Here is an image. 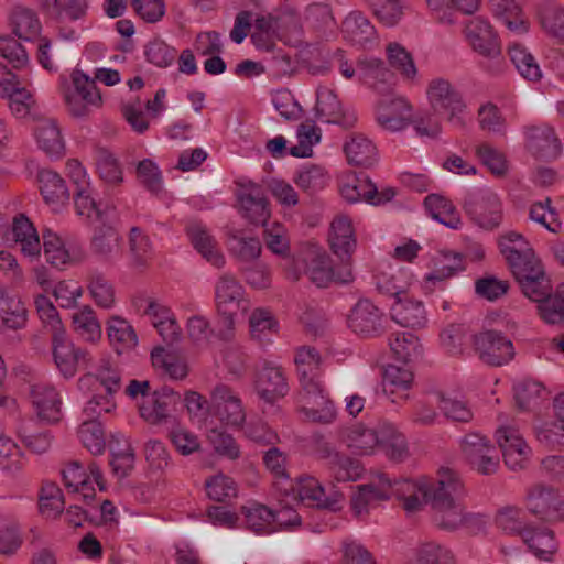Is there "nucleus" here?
I'll list each match as a JSON object with an SVG mask.
<instances>
[{
  "label": "nucleus",
  "mask_w": 564,
  "mask_h": 564,
  "mask_svg": "<svg viewBox=\"0 0 564 564\" xmlns=\"http://www.w3.org/2000/svg\"><path fill=\"white\" fill-rule=\"evenodd\" d=\"M79 390L88 394L83 411L87 416L78 429V437L93 455L105 451V434L101 424L95 420L116 408L115 395L121 389V375L109 362H102L94 372H87L78 380Z\"/></svg>",
  "instance_id": "f257e3e1"
},
{
  "label": "nucleus",
  "mask_w": 564,
  "mask_h": 564,
  "mask_svg": "<svg viewBox=\"0 0 564 564\" xmlns=\"http://www.w3.org/2000/svg\"><path fill=\"white\" fill-rule=\"evenodd\" d=\"M498 246L527 297L538 299L547 292L549 280L543 264L531 243L521 234L513 230L505 232L499 237Z\"/></svg>",
  "instance_id": "f03ea898"
},
{
  "label": "nucleus",
  "mask_w": 564,
  "mask_h": 564,
  "mask_svg": "<svg viewBox=\"0 0 564 564\" xmlns=\"http://www.w3.org/2000/svg\"><path fill=\"white\" fill-rule=\"evenodd\" d=\"M425 98L431 110L457 128L466 124L468 104L462 89L444 77H434L427 82Z\"/></svg>",
  "instance_id": "7ed1b4c3"
},
{
  "label": "nucleus",
  "mask_w": 564,
  "mask_h": 564,
  "mask_svg": "<svg viewBox=\"0 0 564 564\" xmlns=\"http://www.w3.org/2000/svg\"><path fill=\"white\" fill-rule=\"evenodd\" d=\"M59 89L67 112L75 118H86L102 106V97L95 80L82 69H74L69 79L59 78Z\"/></svg>",
  "instance_id": "20e7f679"
},
{
  "label": "nucleus",
  "mask_w": 564,
  "mask_h": 564,
  "mask_svg": "<svg viewBox=\"0 0 564 564\" xmlns=\"http://www.w3.org/2000/svg\"><path fill=\"white\" fill-rule=\"evenodd\" d=\"M215 303L225 327L220 335L223 338H229L239 313L243 314L250 307L246 291L234 276L223 275L215 285Z\"/></svg>",
  "instance_id": "39448f33"
},
{
  "label": "nucleus",
  "mask_w": 564,
  "mask_h": 564,
  "mask_svg": "<svg viewBox=\"0 0 564 564\" xmlns=\"http://www.w3.org/2000/svg\"><path fill=\"white\" fill-rule=\"evenodd\" d=\"M250 37L256 50L271 54L269 72L280 75L290 67L289 56L278 47V41L283 36L274 25L273 14L258 17L252 25Z\"/></svg>",
  "instance_id": "423d86ee"
},
{
  "label": "nucleus",
  "mask_w": 564,
  "mask_h": 564,
  "mask_svg": "<svg viewBox=\"0 0 564 564\" xmlns=\"http://www.w3.org/2000/svg\"><path fill=\"white\" fill-rule=\"evenodd\" d=\"M62 476L66 489L87 502L95 498L96 487L100 491L106 490L101 470L93 462L87 465L72 462L63 468Z\"/></svg>",
  "instance_id": "0eeeda50"
},
{
  "label": "nucleus",
  "mask_w": 564,
  "mask_h": 564,
  "mask_svg": "<svg viewBox=\"0 0 564 564\" xmlns=\"http://www.w3.org/2000/svg\"><path fill=\"white\" fill-rule=\"evenodd\" d=\"M470 219L486 230L497 229L503 220V205L499 195L490 188L471 193L465 203Z\"/></svg>",
  "instance_id": "6e6552de"
},
{
  "label": "nucleus",
  "mask_w": 564,
  "mask_h": 564,
  "mask_svg": "<svg viewBox=\"0 0 564 564\" xmlns=\"http://www.w3.org/2000/svg\"><path fill=\"white\" fill-rule=\"evenodd\" d=\"M462 454L471 467L482 475L494 474L499 468V456L490 440L479 433H468L460 440Z\"/></svg>",
  "instance_id": "1a4fd4ad"
},
{
  "label": "nucleus",
  "mask_w": 564,
  "mask_h": 564,
  "mask_svg": "<svg viewBox=\"0 0 564 564\" xmlns=\"http://www.w3.org/2000/svg\"><path fill=\"white\" fill-rule=\"evenodd\" d=\"M339 191L341 197L348 203L366 202L376 206L390 202L395 195L392 187L379 191L370 178L354 173L341 176Z\"/></svg>",
  "instance_id": "9d476101"
},
{
  "label": "nucleus",
  "mask_w": 564,
  "mask_h": 564,
  "mask_svg": "<svg viewBox=\"0 0 564 564\" xmlns=\"http://www.w3.org/2000/svg\"><path fill=\"white\" fill-rule=\"evenodd\" d=\"M495 438L509 469L520 470L527 466L532 451L518 427L501 425L496 430Z\"/></svg>",
  "instance_id": "9b49d317"
},
{
  "label": "nucleus",
  "mask_w": 564,
  "mask_h": 564,
  "mask_svg": "<svg viewBox=\"0 0 564 564\" xmlns=\"http://www.w3.org/2000/svg\"><path fill=\"white\" fill-rule=\"evenodd\" d=\"M299 402L301 411L310 421L328 424L336 419V408L322 381L313 383L312 387H301Z\"/></svg>",
  "instance_id": "f8f14e48"
},
{
  "label": "nucleus",
  "mask_w": 564,
  "mask_h": 564,
  "mask_svg": "<svg viewBox=\"0 0 564 564\" xmlns=\"http://www.w3.org/2000/svg\"><path fill=\"white\" fill-rule=\"evenodd\" d=\"M209 413L227 427H240L246 420L240 398L225 384H219L212 391Z\"/></svg>",
  "instance_id": "ddd939ff"
},
{
  "label": "nucleus",
  "mask_w": 564,
  "mask_h": 564,
  "mask_svg": "<svg viewBox=\"0 0 564 564\" xmlns=\"http://www.w3.org/2000/svg\"><path fill=\"white\" fill-rule=\"evenodd\" d=\"M474 346L479 359L489 366H503L514 357L512 341L496 330H482L476 334Z\"/></svg>",
  "instance_id": "4468645a"
},
{
  "label": "nucleus",
  "mask_w": 564,
  "mask_h": 564,
  "mask_svg": "<svg viewBox=\"0 0 564 564\" xmlns=\"http://www.w3.org/2000/svg\"><path fill=\"white\" fill-rule=\"evenodd\" d=\"M464 34L468 45L479 56L497 61L501 58V43L491 24L481 19L474 18L466 24Z\"/></svg>",
  "instance_id": "2eb2a0df"
},
{
  "label": "nucleus",
  "mask_w": 564,
  "mask_h": 564,
  "mask_svg": "<svg viewBox=\"0 0 564 564\" xmlns=\"http://www.w3.org/2000/svg\"><path fill=\"white\" fill-rule=\"evenodd\" d=\"M413 121V106L403 96L381 99L376 108V122L389 132L406 129Z\"/></svg>",
  "instance_id": "dca6fc26"
},
{
  "label": "nucleus",
  "mask_w": 564,
  "mask_h": 564,
  "mask_svg": "<svg viewBox=\"0 0 564 564\" xmlns=\"http://www.w3.org/2000/svg\"><path fill=\"white\" fill-rule=\"evenodd\" d=\"M527 509L545 521H560L564 519V500L553 487L535 485L528 490L525 497Z\"/></svg>",
  "instance_id": "f3484780"
},
{
  "label": "nucleus",
  "mask_w": 564,
  "mask_h": 564,
  "mask_svg": "<svg viewBox=\"0 0 564 564\" xmlns=\"http://www.w3.org/2000/svg\"><path fill=\"white\" fill-rule=\"evenodd\" d=\"M237 200L238 210L243 218L256 225L267 224L271 208L260 185L251 181L239 183Z\"/></svg>",
  "instance_id": "a211bd4d"
},
{
  "label": "nucleus",
  "mask_w": 564,
  "mask_h": 564,
  "mask_svg": "<svg viewBox=\"0 0 564 564\" xmlns=\"http://www.w3.org/2000/svg\"><path fill=\"white\" fill-rule=\"evenodd\" d=\"M291 491L293 498L304 506L329 510L340 509L344 499L338 491L327 495L321 482L312 476L299 478Z\"/></svg>",
  "instance_id": "6ab92c4d"
},
{
  "label": "nucleus",
  "mask_w": 564,
  "mask_h": 564,
  "mask_svg": "<svg viewBox=\"0 0 564 564\" xmlns=\"http://www.w3.org/2000/svg\"><path fill=\"white\" fill-rule=\"evenodd\" d=\"M42 247L46 262L58 270L75 265L83 260V252L78 247L67 243L59 234L48 228L42 231Z\"/></svg>",
  "instance_id": "aec40b11"
},
{
  "label": "nucleus",
  "mask_w": 564,
  "mask_h": 564,
  "mask_svg": "<svg viewBox=\"0 0 564 564\" xmlns=\"http://www.w3.org/2000/svg\"><path fill=\"white\" fill-rule=\"evenodd\" d=\"M181 403L180 393L170 388L152 392L139 401V413L150 424L166 422Z\"/></svg>",
  "instance_id": "412c9836"
},
{
  "label": "nucleus",
  "mask_w": 564,
  "mask_h": 564,
  "mask_svg": "<svg viewBox=\"0 0 564 564\" xmlns=\"http://www.w3.org/2000/svg\"><path fill=\"white\" fill-rule=\"evenodd\" d=\"M306 274L313 283L319 288L327 286L330 282L349 283L354 275L348 263L338 270L332 268V260L325 251L313 250L307 258Z\"/></svg>",
  "instance_id": "4be33fe9"
},
{
  "label": "nucleus",
  "mask_w": 564,
  "mask_h": 564,
  "mask_svg": "<svg viewBox=\"0 0 564 564\" xmlns=\"http://www.w3.org/2000/svg\"><path fill=\"white\" fill-rule=\"evenodd\" d=\"M393 495L392 480L386 474H377L369 482L357 487L351 497V507L356 514L367 513L380 501L387 500Z\"/></svg>",
  "instance_id": "5701e85b"
},
{
  "label": "nucleus",
  "mask_w": 564,
  "mask_h": 564,
  "mask_svg": "<svg viewBox=\"0 0 564 564\" xmlns=\"http://www.w3.org/2000/svg\"><path fill=\"white\" fill-rule=\"evenodd\" d=\"M52 349L57 369L67 379L77 373L80 362L89 360L88 351L68 339L66 332L52 337Z\"/></svg>",
  "instance_id": "b1692460"
},
{
  "label": "nucleus",
  "mask_w": 564,
  "mask_h": 564,
  "mask_svg": "<svg viewBox=\"0 0 564 564\" xmlns=\"http://www.w3.org/2000/svg\"><path fill=\"white\" fill-rule=\"evenodd\" d=\"M384 315L369 300H359L348 315L349 328L364 337H373L383 330Z\"/></svg>",
  "instance_id": "393cba45"
},
{
  "label": "nucleus",
  "mask_w": 564,
  "mask_h": 564,
  "mask_svg": "<svg viewBox=\"0 0 564 564\" xmlns=\"http://www.w3.org/2000/svg\"><path fill=\"white\" fill-rule=\"evenodd\" d=\"M328 245L337 258L348 263L357 246L355 227L349 216L339 214L334 217L329 226Z\"/></svg>",
  "instance_id": "a878e982"
},
{
  "label": "nucleus",
  "mask_w": 564,
  "mask_h": 564,
  "mask_svg": "<svg viewBox=\"0 0 564 564\" xmlns=\"http://www.w3.org/2000/svg\"><path fill=\"white\" fill-rule=\"evenodd\" d=\"M466 269L464 257L455 251L442 250L432 259V271L424 276V289L433 291L437 283H442Z\"/></svg>",
  "instance_id": "bb28decb"
},
{
  "label": "nucleus",
  "mask_w": 564,
  "mask_h": 564,
  "mask_svg": "<svg viewBox=\"0 0 564 564\" xmlns=\"http://www.w3.org/2000/svg\"><path fill=\"white\" fill-rule=\"evenodd\" d=\"M32 406L41 421L55 423L62 416V399L57 390L48 383H35L31 387Z\"/></svg>",
  "instance_id": "cd10ccee"
},
{
  "label": "nucleus",
  "mask_w": 564,
  "mask_h": 564,
  "mask_svg": "<svg viewBox=\"0 0 564 564\" xmlns=\"http://www.w3.org/2000/svg\"><path fill=\"white\" fill-rule=\"evenodd\" d=\"M254 389L261 400L274 403L288 393L289 387L280 367L265 365L256 376Z\"/></svg>",
  "instance_id": "c85d7f7f"
},
{
  "label": "nucleus",
  "mask_w": 564,
  "mask_h": 564,
  "mask_svg": "<svg viewBox=\"0 0 564 564\" xmlns=\"http://www.w3.org/2000/svg\"><path fill=\"white\" fill-rule=\"evenodd\" d=\"M379 422L373 426L355 423L341 432L344 444L358 455H373L379 446Z\"/></svg>",
  "instance_id": "c756f323"
},
{
  "label": "nucleus",
  "mask_w": 564,
  "mask_h": 564,
  "mask_svg": "<svg viewBox=\"0 0 564 564\" xmlns=\"http://www.w3.org/2000/svg\"><path fill=\"white\" fill-rule=\"evenodd\" d=\"M187 236L194 249L212 265L221 268L225 257L218 242L200 221H191L186 227Z\"/></svg>",
  "instance_id": "7c9ffc66"
},
{
  "label": "nucleus",
  "mask_w": 564,
  "mask_h": 564,
  "mask_svg": "<svg viewBox=\"0 0 564 564\" xmlns=\"http://www.w3.org/2000/svg\"><path fill=\"white\" fill-rule=\"evenodd\" d=\"M316 117L326 123L350 126L355 121L352 115H347L334 90L321 86L316 90Z\"/></svg>",
  "instance_id": "2f4dec72"
},
{
  "label": "nucleus",
  "mask_w": 564,
  "mask_h": 564,
  "mask_svg": "<svg viewBox=\"0 0 564 564\" xmlns=\"http://www.w3.org/2000/svg\"><path fill=\"white\" fill-rule=\"evenodd\" d=\"M527 148L541 159H555L562 151V144L551 126L531 127L527 131Z\"/></svg>",
  "instance_id": "473e14b6"
},
{
  "label": "nucleus",
  "mask_w": 564,
  "mask_h": 564,
  "mask_svg": "<svg viewBox=\"0 0 564 564\" xmlns=\"http://www.w3.org/2000/svg\"><path fill=\"white\" fill-rule=\"evenodd\" d=\"M392 487V496H397L403 501V507L408 512L417 511L429 501V478L425 476L394 481Z\"/></svg>",
  "instance_id": "72a5a7b5"
},
{
  "label": "nucleus",
  "mask_w": 564,
  "mask_h": 564,
  "mask_svg": "<svg viewBox=\"0 0 564 564\" xmlns=\"http://www.w3.org/2000/svg\"><path fill=\"white\" fill-rule=\"evenodd\" d=\"M429 501L457 500L464 494V485L459 475L451 468H441L436 478H429Z\"/></svg>",
  "instance_id": "f704fd0d"
},
{
  "label": "nucleus",
  "mask_w": 564,
  "mask_h": 564,
  "mask_svg": "<svg viewBox=\"0 0 564 564\" xmlns=\"http://www.w3.org/2000/svg\"><path fill=\"white\" fill-rule=\"evenodd\" d=\"M379 446L390 460L403 462L410 456L409 444L402 432L391 422H379Z\"/></svg>",
  "instance_id": "c9c22d12"
},
{
  "label": "nucleus",
  "mask_w": 564,
  "mask_h": 564,
  "mask_svg": "<svg viewBox=\"0 0 564 564\" xmlns=\"http://www.w3.org/2000/svg\"><path fill=\"white\" fill-rule=\"evenodd\" d=\"M390 311L392 319L405 327H421L427 321L423 302L408 293L397 297Z\"/></svg>",
  "instance_id": "e433bc0d"
},
{
  "label": "nucleus",
  "mask_w": 564,
  "mask_h": 564,
  "mask_svg": "<svg viewBox=\"0 0 564 564\" xmlns=\"http://www.w3.org/2000/svg\"><path fill=\"white\" fill-rule=\"evenodd\" d=\"M413 381L414 376L410 367L388 365L383 375V391L392 402H400L409 398Z\"/></svg>",
  "instance_id": "4c0bfd02"
},
{
  "label": "nucleus",
  "mask_w": 564,
  "mask_h": 564,
  "mask_svg": "<svg viewBox=\"0 0 564 564\" xmlns=\"http://www.w3.org/2000/svg\"><path fill=\"white\" fill-rule=\"evenodd\" d=\"M33 137L37 147L51 156H59L64 152V141L59 127L53 118H37L33 126Z\"/></svg>",
  "instance_id": "58836bf2"
},
{
  "label": "nucleus",
  "mask_w": 564,
  "mask_h": 564,
  "mask_svg": "<svg viewBox=\"0 0 564 564\" xmlns=\"http://www.w3.org/2000/svg\"><path fill=\"white\" fill-rule=\"evenodd\" d=\"M9 24L12 33L22 41H32L42 31V23L36 11L22 4L12 8Z\"/></svg>",
  "instance_id": "ea45409f"
},
{
  "label": "nucleus",
  "mask_w": 564,
  "mask_h": 564,
  "mask_svg": "<svg viewBox=\"0 0 564 564\" xmlns=\"http://www.w3.org/2000/svg\"><path fill=\"white\" fill-rule=\"evenodd\" d=\"M494 15L512 33L524 34L529 31V20L516 0H489Z\"/></svg>",
  "instance_id": "a19ab883"
},
{
  "label": "nucleus",
  "mask_w": 564,
  "mask_h": 564,
  "mask_svg": "<svg viewBox=\"0 0 564 564\" xmlns=\"http://www.w3.org/2000/svg\"><path fill=\"white\" fill-rule=\"evenodd\" d=\"M494 15L512 33L524 34L529 31V20L516 0H489Z\"/></svg>",
  "instance_id": "79ce46f5"
},
{
  "label": "nucleus",
  "mask_w": 564,
  "mask_h": 564,
  "mask_svg": "<svg viewBox=\"0 0 564 564\" xmlns=\"http://www.w3.org/2000/svg\"><path fill=\"white\" fill-rule=\"evenodd\" d=\"M39 182L41 194L52 210L58 212L68 203L69 192L58 173L43 170L39 173Z\"/></svg>",
  "instance_id": "37998d69"
},
{
  "label": "nucleus",
  "mask_w": 564,
  "mask_h": 564,
  "mask_svg": "<svg viewBox=\"0 0 564 564\" xmlns=\"http://www.w3.org/2000/svg\"><path fill=\"white\" fill-rule=\"evenodd\" d=\"M357 74L369 87L376 90H386L393 82V73L386 66L384 62L375 57H365L358 61Z\"/></svg>",
  "instance_id": "c03bdc74"
},
{
  "label": "nucleus",
  "mask_w": 564,
  "mask_h": 564,
  "mask_svg": "<svg viewBox=\"0 0 564 564\" xmlns=\"http://www.w3.org/2000/svg\"><path fill=\"white\" fill-rule=\"evenodd\" d=\"M110 466L118 478L128 476L134 467L135 456L129 440L121 433H116L109 442Z\"/></svg>",
  "instance_id": "a18cd8bd"
},
{
  "label": "nucleus",
  "mask_w": 564,
  "mask_h": 564,
  "mask_svg": "<svg viewBox=\"0 0 564 564\" xmlns=\"http://www.w3.org/2000/svg\"><path fill=\"white\" fill-rule=\"evenodd\" d=\"M12 234L22 254L30 260H37L41 254V240L33 224L20 215L13 219Z\"/></svg>",
  "instance_id": "49530a36"
},
{
  "label": "nucleus",
  "mask_w": 564,
  "mask_h": 564,
  "mask_svg": "<svg viewBox=\"0 0 564 564\" xmlns=\"http://www.w3.org/2000/svg\"><path fill=\"white\" fill-rule=\"evenodd\" d=\"M26 308L19 295L8 289H0V321L9 329H20L26 324Z\"/></svg>",
  "instance_id": "de8ad7c7"
},
{
  "label": "nucleus",
  "mask_w": 564,
  "mask_h": 564,
  "mask_svg": "<svg viewBox=\"0 0 564 564\" xmlns=\"http://www.w3.org/2000/svg\"><path fill=\"white\" fill-rule=\"evenodd\" d=\"M294 362L301 387H312L313 383L321 382L322 357L315 348L300 347L295 352Z\"/></svg>",
  "instance_id": "09e8293b"
},
{
  "label": "nucleus",
  "mask_w": 564,
  "mask_h": 564,
  "mask_svg": "<svg viewBox=\"0 0 564 564\" xmlns=\"http://www.w3.org/2000/svg\"><path fill=\"white\" fill-rule=\"evenodd\" d=\"M74 333L85 343L97 344L102 336L101 324L89 305H83L72 315Z\"/></svg>",
  "instance_id": "8fccbe9b"
},
{
  "label": "nucleus",
  "mask_w": 564,
  "mask_h": 564,
  "mask_svg": "<svg viewBox=\"0 0 564 564\" xmlns=\"http://www.w3.org/2000/svg\"><path fill=\"white\" fill-rule=\"evenodd\" d=\"M341 33L347 42L355 45H366L376 36V30L366 15L352 11L341 22Z\"/></svg>",
  "instance_id": "3c124183"
},
{
  "label": "nucleus",
  "mask_w": 564,
  "mask_h": 564,
  "mask_svg": "<svg viewBox=\"0 0 564 564\" xmlns=\"http://www.w3.org/2000/svg\"><path fill=\"white\" fill-rule=\"evenodd\" d=\"M23 539L15 512L11 508L0 509V553L14 554L22 545Z\"/></svg>",
  "instance_id": "603ef678"
},
{
  "label": "nucleus",
  "mask_w": 564,
  "mask_h": 564,
  "mask_svg": "<svg viewBox=\"0 0 564 564\" xmlns=\"http://www.w3.org/2000/svg\"><path fill=\"white\" fill-rule=\"evenodd\" d=\"M386 57L391 68L397 72L400 77L410 84H414L417 79V67L414 63L412 54L401 44L390 42L386 46Z\"/></svg>",
  "instance_id": "864d4df0"
},
{
  "label": "nucleus",
  "mask_w": 564,
  "mask_h": 564,
  "mask_svg": "<svg viewBox=\"0 0 564 564\" xmlns=\"http://www.w3.org/2000/svg\"><path fill=\"white\" fill-rule=\"evenodd\" d=\"M107 336L117 352L121 354L138 345V336L132 325L124 318L112 315L107 321Z\"/></svg>",
  "instance_id": "5fc2aeb1"
},
{
  "label": "nucleus",
  "mask_w": 564,
  "mask_h": 564,
  "mask_svg": "<svg viewBox=\"0 0 564 564\" xmlns=\"http://www.w3.org/2000/svg\"><path fill=\"white\" fill-rule=\"evenodd\" d=\"M129 265L133 270H144L153 256V248L149 237L138 227H132L128 236Z\"/></svg>",
  "instance_id": "6e6d98bb"
},
{
  "label": "nucleus",
  "mask_w": 564,
  "mask_h": 564,
  "mask_svg": "<svg viewBox=\"0 0 564 564\" xmlns=\"http://www.w3.org/2000/svg\"><path fill=\"white\" fill-rule=\"evenodd\" d=\"M434 509V521L436 524L445 530H456L460 528L466 519L467 513L460 499L457 500H441L440 502H432Z\"/></svg>",
  "instance_id": "4d7b16f0"
},
{
  "label": "nucleus",
  "mask_w": 564,
  "mask_h": 564,
  "mask_svg": "<svg viewBox=\"0 0 564 564\" xmlns=\"http://www.w3.org/2000/svg\"><path fill=\"white\" fill-rule=\"evenodd\" d=\"M344 150L348 162L354 165L369 167L378 160L376 145L362 134L351 135Z\"/></svg>",
  "instance_id": "13d9d810"
},
{
  "label": "nucleus",
  "mask_w": 564,
  "mask_h": 564,
  "mask_svg": "<svg viewBox=\"0 0 564 564\" xmlns=\"http://www.w3.org/2000/svg\"><path fill=\"white\" fill-rule=\"evenodd\" d=\"M546 388L533 380H523L514 387L517 405L524 411L539 410L549 399Z\"/></svg>",
  "instance_id": "bf43d9fd"
},
{
  "label": "nucleus",
  "mask_w": 564,
  "mask_h": 564,
  "mask_svg": "<svg viewBox=\"0 0 564 564\" xmlns=\"http://www.w3.org/2000/svg\"><path fill=\"white\" fill-rule=\"evenodd\" d=\"M424 205L431 217L446 227L457 229L462 225L459 212L446 197L431 194L425 197Z\"/></svg>",
  "instance_id": "052dcab7"
},
{
  "label": "nucleus",
  "mask_w": 564,
  "mask_h": 564,
  "mask_svg": "<svg viewBox=\"0 0 564 564\" xmlns=\"http://www.w3.org/2000/svg\"><path fill=\"white\" fill-rule=\"evenodd\" d=\"M279 329V322L270 310L257 307L251 312L249 332L252 339L259 343L271 341Z\"/></svg>",
  "instance_id": "680f3d73"
},
{
  "label": "nucleus",
  "mask_w": 564,
  "mask_h": 564,
  "mask_svg": "<svg viewBox=\"0 0 564 564\" xmlns=\"http://www.w3.org/2000/svg\"><path fill=\"white\" fill-rule=\"evenodd\" d=\"M522 540L541 560L551 561L557 552L554 533L549 529H530L522 533Z\"/></svg>",
  "instance_id": "e2e57ef3"
},
{
  "label": "nucleus",
  "mask_w": 564,
  "mask_h": 564,
  "mask_svg": "<svg viewBox=\"0 0 564 564\" xmlns=\"http://www.w3.org/2000/svg\"><path fill=\"white\" fill-rule=\"evenodd\" d=\"M151 361L156 370L169 376L174 380H182L188 373L186 361L180 356L166 351L162 347H156L151 352Z\"/></svg>",
  "instance_id": "0e129e2a"
},
{
  "label": "nucleus",
  "mask_w": 564,
  "mask_h": 564,
  "mask_svg": "<svg viewBox=\"0 0 564 564\" xmlns=\"http://www.w3.org/2000/svg\"><path fill=\"white\" fill-rule=\"evenodd\" d=\"M413 281V275L402 269H390L379 272L376 276V284L380 292L397 297L406 294L408 288Z\"/></svg>",
  "instance_id": "69168bd1"
},
{
  "label": "nucleus",
  "mask_w": 564,
  "mask_h": 564,
  "mask_svg": "<svg viewBox=\"0 0 564 564\" xmlns=\"http://www.w3.org/2000/svg\"><path fill=\"white\" fill-rule=\"evenodd\" d=\"M241 512L246 527L256 533H271L274 531V512L258 502L243 506Z\"/></svg>",
  "instance_id": "338daca9"
},
{
  "label": "nucleus",
  "mask_w": 564,
  "mask_h": 564,
  "mask_svg": "<svg viewBox=\"0 0 564 564\" xmlns=\"http://www.w3.org/2000/svg\"><path fill=\"white\" fill-rule=\"evenodd\" d=\"M390 350L395 360L410 364L421 355L419 338L410 332H400L391 336Z\"/></svg>",
  "instance_id": "774afa93"
}]
</instances>
